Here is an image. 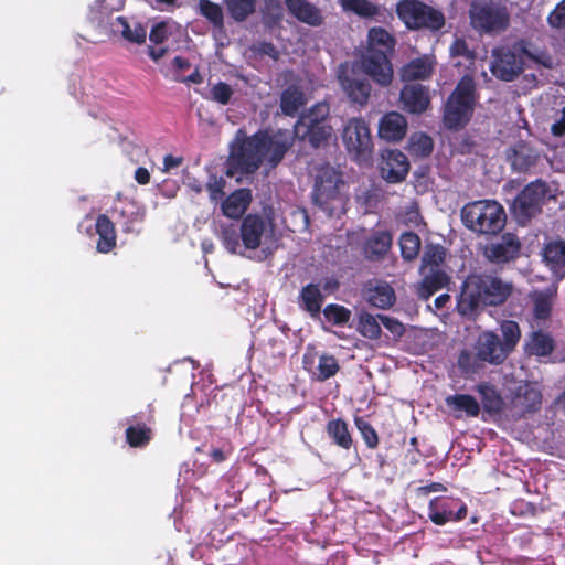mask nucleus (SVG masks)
Returning <instances> with one entry per match:
<instances>
[{
    "label": "nucleus",
    "mask_w": 565,
    "mask_h": 565,
    "mask_svg": "<svg viewBox=\"0 0 565 565\" xmlns=\"http://www.w3.org/2000/svg\"><path fill=\"white\" fill-rule=\"evenodd\" d=\"M242 135V131L237 134L232 147L227 172L230 175L235 171L253 173L260 166L271 169L281 161L290 147V135L287 131H258L244 140L241 139Z\"/></svg>",
    "instance_id": "1"
},
{
    "label": "nucleus",
    "mask_w": 565,
    "mask_h": 565,
    "mask_svg": "<svg viewBox=\"0 0 565 565\" xmlns=\"http://www.w3.org/2000/svg\"><path fill=\"white\" fill-rule=\"evenodd\" d=\"M220 237L226 250L238 255L257 248L271 254L278 241L273 222L257 214H248L243 220L239 234L234 225L222 226Z\"/></svg>",
    "instance_id": "2"
},
{
    "label": "nucleus",
    "mask_w": 565,
    "mask_h": 565,
    "mask_svg": "<svg viewBox=\"0 0 565 565\" xmlns=\"http://www.w3.org/2000/svg\"><path fill=\"white\" fill-rule=\"evenodd\" d=\"M511 292V286L490 275H471L461 288L457 309L462 316H472L479 308L498 306Z\"/></svg>",
    "instance_id": "3"
},
{
    "label": "nucleus",
    "mask_w": 565,
    "mask_h": 565,
    "mask_svg": "<svg viewBox=\"0 0 565 565\" xmlns=\"http://www.w3.org/2000/svg\"><path fill=\"white\" fill-rule=\"evenodd\" d=\"M394 44V38L386 30L373 28L369 31V46L361 58V67L382 86L388 85L393 78V68L386 53Z\"/></svg>",
    "instance_id": "4"
},
{
    "label": "nucleus",
    "mask_w": 565,
    "mask_h": 565,
    "mask_svg": "<svg viewBox=\"0 0 565 565\" xmlns=\"http://www.w3.org/2000/svg\"><path fill=\"white\" fill-rule=\"evenodd\" d=\"M313 201L330 217H340L345 213L348 202L345 184L333 168L326 167L317 177Z\"/></svg>",
    "instance_id": "5"
},
{
    "label": "nucleus",
    "mask_w": 565,
    "mask_h": 565,
    "mask_svg": "<svg viewBox=\"0 0 565 565\" xmlns=\"http://www.w3.org/2000/svg\"><path fill=\"white\" fill-rule=\"evenodd\" d=\"M463 224L480 234H495L505 225V212L502 205L492 200L471 202L462 207Z\"/></svg>",
    "instance_id": "6"
},
{
    "label": "nucleus",
    "mask_w": 565,
    "mask_h": 565,
    "mask_svg": "<svg viewBox=\"0 0 565 565\" xmlns=\"http://www.w3.org/2000/svg\"><path fill=\"white\" fill-rule=\"evenodd\" d=\"M476 103L475 81L471 76H465L447 100L444 113L445 126L449 129L463 127L471 118Z\"/></svg>",
    "instance_id": "7"
},
{
    "label": "nucleus",
    "mask_w": 565,
    "mask_h": 565,
    "mask_svg": "<svg viewBox=\"0 0 565 565\" xmlns=\"http://www.w3.org/2000/svg\"><path fill=\"white\" fill-rule=\"evenodd\" d=\"M469 19L476 31L487 34L503 32L510 23L507 7L492 0H473L469 9Z\"/></svg>",
    "instance_id": "8"
},
{
    "label": "nucleus",
    "mask_w": 565,
    "mask_h": 565,
    "mask_svg": "<svg viewBox=\"0 0 565 565\" xmlns=\"http://www.w3.org/2000/svg\"><path fill=\"white\" fill-rule=\"evenodd\" d=\"M555 188L542 180L526 185L512 204V212L518 222L525 224L536 215L547 201L555 198Z\"/></svg>",
    "instance_id": "9"
},
{
    "label": "nucleus",
    "mask_w": 565,
    "mask_h": 565,
    "mask_svg": "<svg viewBox=\"0 0 565 565\" xmlns=\"http://www.w3.org/2000/svg\"><path fill=\"white\" fill-rule=\"evenodd\" d=\"M445 256L446 250L439 245H427L425 247L420 267L423 280L419 295L422 298H429L436 290L447 284L448 276L441 268Z\"/></svg>",
    "instance_id": "10"
},
{
    "label": "nucleus",
    "mask_w": 565,
    "mask_h": 565,
    "mask_svg": "<svg viewBox=\"0 0 565 565\" xmlns=\"http://www.w3.org/2000/svg\"><path fill=\"white\" fill-rule=\"evenodd\" d=\"M396 12L408 29L426 28L437 31L445 24V17L440 11L417 0L399 1Z\"/></svg>",
    "instance_id": "11"
},
{
    "label": "nucleus",
    "mask_w": 565,
    "mask_h": 565,
    "mask_svg": "<svg viewBox=\"0 0 565 565\" xmlns=\"http://www.w3.org/2000/svg\"><path fill=\"white\" fill-rule=\"evenodd\" d=\"M343 143L356 161L366 162L373 151V142L369 125L361 118L350 119L343 127Z\"/></svg>",
    "instance_id": "12"
},
{
    "label": "nucleus",
    "mask_w": 565,
    "mask_h": 565,
    "mask_svg": "<svg viewBox=\"0 0 565 565\" xmlns=\"http://www.w3.org/2000/svg\"><path fill=\"white\" fill-rule=\"evenodd\" d=\"M329 115V106L318 103L310 111L299 118L295 126V134L301 138H308L313 146L331 135V127L324 124Z\"/></svg>",
    "instance_id": "13"
},
{
    "label": "nucleus",
    "mask_w": 565,
    "mask_h": 565,
    "mask_svg": "<svg viewBox=\"0 0 565 565\" xmlns=\"http://www.w3.org/2000/svg\"><path fill=\"white\" fill-rule=\"evenodd\" d=\"M492 56L490 70L502 81H513L523 70L525 52L519 45L495 49Z\"/></svg>",
    "instance_id": "14"
},
{
    "label": "nucleus",
    "mask_w": 565,
    "mask_h": 565,
    "mask_svg": "<svg viewBox=\"0 0 565 565\" xmlns=\"http://www.w3.org/2000/svg\"><path fill=\"white\" fill-rule=\"evenodd\" d=\"M467 514L463 502L454 498H436L429 503L428 516L437 525L461 520Z\"/></svg>",
    "instance_id": "15"
},
{
    "label": "nucleus",
    "mask_w": 565,
    "mask_h": 565,
    "mask_svg": "<svg viewBox=\"0 0 565 565\" xmlns=\"http://www.w3.org/2000/svg\"><path fill=\"white\" fill-rule=\"evenodd\" d=\"M338 77L342 89L352 102L360 105L366 104L371 87L366 81L360 79L356 76L355 65L342 64L339 68Z\"/></svg>",
    "instance_id": "16"
},
{
    "label": "nucleus",
    "mask_w": 565,
    "mask_h": 565,
    "mask_svg": "<svg viewBox=\"0 0 565 565\" xmlns=\"http://www.w3.org/2000/svg\"><path fill=\"white\" fill-rule=\"evenodd\" d=\"M521 250L519 238L511 233L503 234L498 241L484 247V256L495 264H503L515 259Z\"/></svg>",
    "instance_id": "17"
},
{
    "label": "nucleus",
    "mask_w": 565,
    "mask_h": 565,
    "mask_svg": "<svg viewBox=\"0 0 565 565\" xmlns=\"http://www.w3.org/2000/svg\"><path fill=\"white\" fill-rule=\"evenodd\" d=\"M477 356L490 364H500L510 354L492 331L482 332L476 343Z\"/></svg>",
    "instance_id": "18"
},
{
    "label": "nucleus",
    "mask_w": 565,
    "mask_h": 565,
    "mask_svg": "<svg viewBox=\"0 0 565 565\" xmlns=\"http://www.w3.org/2000/svg\"><path fill=\"white\" fill-rule=\"evenodd\" d=\"M380 171L382 178L387 182H401L406 178L409 171L408 159L398 150L386 151L382 154Z\"/></svg>",
    "instance_id": "19"
},
{
    "label": "nucleus",
    "mask_w": 565,
    "mask_h": 565,
    "mask_svg": "<svg viewBox=\"0 0 565 565\" xmlns=\"http://www.w3.org/2000/svg\"><path fill=\"white\" fill-rule=\"evenodd\" d=\"M402 108L411 114H422L430 105L428 89L422 84H407L399 94Z\"/></svg>",
    "instance_id": "20"
},
{
    "label": "nucleus",
    "mask_w": 565,
    "mask_h": 565,
    "mask_svg": "<svg viewBox=\"0 0 565 565\" xmlns=\"http://www.w3.org/2000/svg\"><path fill=\"white\" fill-rule=\"evenodd\" d=\"M316 356L317 354L311 348H308L303 354V366L308 372H310L319 381H326L335 375L339 370V364L334 356L322 354L318 358L317 365Z\"/></svg>",
    "instance_id": "21"
},
{
    "label": "nucleus",
    "mask_w": 565,
    "mask_h": 565,
    "mask_svg": "<svg viewBox=\"0 0 565 565\" xmlns=\"http://www.w3.org/2000/svg\"><path fill=\"white\" fill-rule=\"evenodd\" d=\"M407 131V121L405 117L397 113L391 111L382 117L379 124L380 138L387 141H398L404 138Z\"/></svg>",
    "instance_id": "22"
},
{
    "label": "nucleus",
    "mask_w": 565,
    "mask_h": 565,
    "mask_svg": "<svg viewBox=\"0 0 565 565\" xmlns=\"http://www.w3.org/2000/svg\"><path fill=\"white\" fill-rule=\"evenodd\" d=\"M287 10L298 21L311 26H319L323 22L320 10L307 0H286Z\"/></svg>",
    "instance_id": "23"
},
{
    "label": "nucleus",
    "mask_w": 565,
    "mask_h": 565,
    "mask_svg": "<svg viewBox=\"0 0 565 565\" xmlns=\"http://www.w3.org/2000/svg\"><path fill=\"white\" fill-rule=\"evenodd\" d=\"M252 202V192L239 189L228 195L221 204L222 212L230 218H239Z\"/></svg>",
    "instance_id": "24"
},
{
    "label": "nucleus",
    "mask_w": 565,
    "mask_h": 565,
    "mask_svg": "<svg viewBox=\"0 0 565 565\" xmlns=\"http://www.w3.org/2000/svg\"><path fill=\"white\" fill-rule=\"evenodd\" d=\"M541 399L540 390L533 384L525 383L518 387L513 398V406L519 413H526L539 407Z\"/></svg>",
    "instance_id": "25"
},
{
    "label": "nucleus",
    "mask_w": 565,
    "mask_h": 565,
    "mask_svg": "<svg viewBox=\"0 0 565 565\" xmlns=\"http://www.w3.org/2000/svg\"><path fill=\"white\" fill-rule=\"evenodd\" d=\"M110 30L114 34H120L125 40L134 43H142L147 36V30L140 23L130 24L124 17H117L109 22Z\"/></svg>",
    "instance_id": "26"
},
{
    "label": "nucleus",
    "mask_w": 565,
    "mask_h": 565,
    "mask_svg": "<svg viewBox=\"0 0 565 565\" xmlns=\"http://www.w3.org/2000/svg\"><path fill=\"white\" fill-rule=\"evenodd\" d=\"M435 60L431 56L415 58L406 64L401 71L403 81H417L428 78L434 70Z\"/></svg>",
    "instance_id": "27"
},
{
    "label": "nucleus",
    "mask_w": 565,
    "mask_h": 565,
    "mask_svg": "<svg viewBox=\"0 0 565 565\" xmlns=\"http://www.w3.org/2000/svg\"><path fill=\"white\" fill-rule=\"evenodd\" d=\"M524 350L530 355L547 356L554 350V340L548 332L533 331L525 342Z\"/></svg>",
    "instance_id": "28"
},
{
    "label": "nucleus",
    "mask_w": 565,
    "mask_h": 565,
    "mask_svg": "<svg viewBox=\"0 0 565 565\" xmlns=\"http://www.w3.org/2000/svg\"><path fill=\"white\" fill-rule=\"evenodd\" d=\"M96 233L99 238L97 241V250L99 253H108L116 246V231L113 222L106 215H99L95 223Z\"/></svg>",
    "instance_id": "29"
},
{
    "label": "nucleus",
    "mask_w": 565,
    "mask_h": 565,
    "mask_svg": "<svg viewBox=\"0 0 565 565\" xmlns=\"http://www.w3.org/2000/svg\"><path fill=\"white\" fill-rule=\"evenodd\" d=\"M543 258L546 265L555 274L565 275V242L556 241L548 243L543 249Z\"/></svg>",
    "instance_id": "30"
},
{
    "label": "nucleus",
    "mask_w": 565,
    "mask_h": 565,
    "mask_svg": "<svg viewBox=\"0 0 565 565\" xmlns=\"http://www.w3.org/2000/svg\"><path fill=\"white\" fill-rule=\"evenodd\" d=\"M508 159L515 171L523 172L535 164L537 154L525 143H519L508 153Z\"/></svg>",
    "instance_id": "31"
},
{
    "label": "nucleus",
    "mask_w": 565,
    "mask_h": 565,
    "mask_svg": "<svg viewBox=\"0 0 565 565\" xmlns=\"http://www.w3.org/2000/svg\"><path fill=\"white\" fill-rule=\"evenodd\" d=\"M124 6L125 0H96L90 9V20L98 26H104L109 23L111 13L121 10Z\"/></svg>",
    "instance_id": "32"
},
{
    "label": "nucleus",
    "mask_w": 565,
    "mask_h": 565,
    "mask_svg": "<svg viewBox=\"0 0 565 565\" xmlns=\"http://www.w3.org/2000/svg\"><path fill=\"white\" fill-rule=\"evenodd\" d=\"M307 103L303 92L296 85L289 86L281 94L280 108L287 116H295L299 108Z\"/></svg>",
    "instance_id": "33"
},
{
    "label": "nucleus",
    "mask_w": 565,
    "mask_h": 565,
    "mask_svg": "<svg viewBox=\"0 0 565 565\" xmlns=\"http://www.w3.org/2000/svg\"><path fill=\"white\" fill-rule=\"evenodd\" d=\"M382 323L377 316H373L366 311H361L358 315V332L369 339V340H379L382 334Z\"/></svg>",
    "instance_id": "34"
},
{
    "label": "nucleus",
    "mask_w": 565,
    "mask_h": 565,
    "mask_svg": "<svg viewBox=\"0 0 565 565\" xmlns=\"http://www.w3.org/2000/svg\"><path fill=\"white\" fill-rule=\"evenodd\" d=\"M554 294V289H547L545 291H535L531 295L534 320L537 321V323L545 321L550 317Z\"/></svg>",
    "instance_id": "35"
},
{
    "label": "nucleus",
    "mask_w": 565,
    "mask_h": 565,
    "mask_svg": "<svg viewBox=\"0 0 565 565\" xmlns=\"http://www.w3.org/2000/svg\"><path fill=\"white\" fill-rule=\"evenodd\" d=\"M392 245V236L387 232L374 233L365 244V254L369 258H379L387 253Z\"/></svg>",
    "instance_id": "36"
},
{
    "label": "nucleus",
    "mask_w": 565,
    "mask_h": 565,
    "mask_svg": "<svg viewBox=\"0 0 565 565\" xmlns=\"http://www.w3.org/2000/svg\"><path fill=\"white\" fill-rule=\"evenodd\" d=\"M322 301L323 297L317 285L310 284L302 288L300 292V307L311 316L320 313Z\"/></svg>",
    "instance_id": "37"
},
{
    "label": "nucleus",
    "mask_w": 565,
    "mask_h": 565,
    "mask_svg": "<svg viewBox=\"0 0 565 565\" xmlns=\"http://www.w3.org/2000/svg\"><path fill=\"white\" fill-rule=\"evenodd\" d=\"M198 9L201 15H203L214 29V34L222 32L224 28V14L221 6L210 0H200Z\"/></svg>",
    "instance_id": "38"
},
{
    "label": "nucleus",
    "mask_w": 565,
    "mask_h": 565,
    "mask_svg": "<svg viewBox=\"0 0 565 565\" xmlns=\"http://www.w3.org/2000/svg\"><path fill=\"white\" fill-rule=\"evenodd\" d=\"M367 300L374 307L385 309L394 303L395 292L388 284L380 282L369 290Z\"/></svg>",
    "instance_id": "39"
},
{
    "label": "nucleus",
    "mask_w": 565,
    "mask_h": 565,
    "mask_svg": "<svg viewBox=\"0 0 565 565\" xmlns=\"http://www.w3.org/2000/svg\"><path fill=\"white\" fill-rule=\"evenodd\" d=\"M344 12L361 18H372L380 13V7L369 0H338Z\"/></svg>",
    "instance_id": "40"
},
{
    "label": "nucleus",
    "mask_w": 565,
    "mask_h": 565,
    "mask_svg": "<svg viewBox=\"0 0 565 565\" xmlns=\"http://www.w3.org/2000/svg\"><path fill=\"white\" fill-rule=\"evenodd\" d=\"M446 404L455 411L465 412L468 416H478L480 406L477 399L470 395L458 394L446 398Z\"/></svg>",
    "instance_id": "41"
},
{
    "label": "nucleus",
    "mask_w": 565,
    "mask_h": 565,
    "mask_svg": "<svg viewBox=\"0 0 565 565\" xmlns=\"http://www.w3.org/2000/svg\"><path fill=\"white\" fill-rule=\"evenodd\" d=\"M327 433L338 446L344 449L351 447L352 438L345 422L341 419L330 420L327 426Z\"/></svg>",
    "instance_id": "42"
},
{
    "label": "nucleus",
    "mask_w": 565,
    "mask_h": 565,
    "mask_svg": "<svg viewBox=\"0 0 565 565\" xmlns=\"http://www.w3.org/2000/svg\"><path fill=\"white\" fill-rule=\"evenodd\" d=\"M433 140L423 132H415L411 136L408 151L412 156L425 158L433 151Z\"/></svg>",
    "instance_id": "43"
},
{
    "label": "nucleus",
    "mask_w": 565,
    "mask_h": 565,
    "mask_svg": "<svg viewBox=\"0 0 565 565\" xmlns=\"http://www.w3.org/2000/svg\"><path fill=\"white\" fill-rule=\"evenodd\" d=\"M257 0H225L228 13L235 21H244L255 11Z\"/></svg>",
    "instance_id": "44"
},
{
    "label": "nucleus",
    "mask_w": 565,
    "mask_h": 565,
    "mask_svg": "<svg viewBox=\"0 0 565 565\" xmlns=\"http://www.w3.org/2000/svg\"><path fill=\"white\" fill-rule=\"evenodd\" d=\"M477 391L482 397L484 409L491 413H499L502 409V398L493 386L483 383L478 385Z\"/></svg>",
    "instance_id": "45"
},
{
    "label": "nucleus",
    "mask_w": 565,
    "mask_h": 565,
    "mask_svg": "<svg viewBox=\"0 0 565 565\" xmlns=\"http://www.w3.org/2000/svg\"><path fill=\"white\" fill-rule=\"evenodd\" d=\"M399 247L404 259H415L420 249V238L412 232L403 233L399 237Z\"/></svg>",
    "instance_id": "46"
},
{
    "label": "nucleus",
    "mask_w": 565,
    "mask_h": 565,
    "mask_svg": "<svg viewBox=\"0 0 565 565\" xmlns=\"http://www.w3.org/2000/svg\"><path fill=\"white\" fill-rule=\"evenodd\" d=\"M501 333L503 335L502 344L509 353L513 351L521 338L519 324L512 320H505L501 323Z\"/></svg>",
    "instance_id": "47"
},
{
    "label": "nucleus",
    "mask_w": 565,
    "mask_h": 565,
    "mask_svg": "<svg viewBox=\"0 0 565 565\" xmlns=\"http://www.w3.org/2000/svg\"><path fill=\"white\" fill-rule=\"evenodd\" d=\"M326 320L333 326H345L351 319V310L341 306L331 303L323 309Z\"/></svg>",
    "instance_id": "48"
},
{
    "label": "nucleus",
    "mask_w": 565,
    "mask_h": 565,
    "mask_svg": "<svg viewBox=\"0 0 565 565\" xmlns=\"http://www.w3.org/2000/svg\"><path fill=\"white\" fill-rule=\"evenodd\" d=\"M126 437L131 447H142L151 439V430L145 425L129 426Z\"/></svg>",
    "instance_id": "49"
},
{
    "label": "nucleus",
    "mask_w": 565,
    "mask_h": 565,
    "mask_svg": "<svg viewBox=\"0 0 565 565\" xmlns=\"http://www.w3.org/2000/svg\"><path fill=\"white\" fill-rule=\"evenodd\" d=\"M233 96V89L230 85L223 82H218L213 85L210 89L207 98L214 100L221 105H227Z\"/></svg>",
    "instance_id": "50"
},
{
    "label": "nucleus",
    "mask_w": 565,
    "mask_h": 565,
    "mask_svg": "<svg viewBox=\"0 0 565 565\" xmlns=\"http://www.w3.org/2000/svg\"><path fill=\"white\" fill-rule=\"evenodd\" d=\"M355 425L363 436L366 445L371 448L377 445V435L373 427L363 418H355Z\"/></svg>",
    "instance_id": "51"
},
{
    "label": "nucleus",
    "mask_w": 565,
    "mask_h": 565,
    "mask_svg": "<svg viewBox=\"0 0 565 565\" xmlns=\"http://www.w3.org/2000/svg\"><path fill=\"white\" fill-rule=\"evenodd\" d=\"M379 319H380L382 326L387 331H390L395 339H399L404 334L405 327L397 319L390 317V316H384V315H379Z\"/></svg>",
    "instance_id": "52"
},
{
    "label": "nucleus",
    "mask_w": 565,
    "mask_h": 565,
    "mask_svg": "<svg viewBox=\"0 0 565 565\" xmlns=\"http://www.w3.org/2000/svg\"><path fill=\"white\" fill-rule=\"evenodd\" d=\"M224 185H225V181L223 180V178H217V177L210 178V180L206 184V189L209 191L210 200L212 202H216L223 196Z\"/></svg>",
    "instance_id": "53"
},
{
    "label": "nucleus",
    "mask_w": 565,
    "mask_h": 565,
    "mask_svg": "<svg viewBox=\"0 0 565 565\" xmlns=\"http://www.w3.org/2000/svg\"><path fill=\"white\" fill-rule=\"evenodd\" d=\"M548 23L553 28H565V0L550 13Z\"/></svg>",
    "instance_id": "54"
},
{
    "label": "nucleus",
    "mask_w": 565,
    "mask_h": 565,
    "mask_svg": "<svg viewBox=\"0 0 565 565\" xmlns=\"http://www.w3.org/2000/svg\"><path fill=\"white\" fill-rule=\"evenodd\" d=\"M170 25L167 22L154 25L150 32V41L154 43H162L168 35Z\"/></svg>",
    "instance_id": "55"
},
{
    "label": "nucleus",
    "mask_w": 565,
    "mask_h": 565,
    "mask_svg": "<svg viewBox=\"0 0 565 565\" xmlns=\"http://www.w3.org/2000/svg\"><path fill=\"white\" fill-rule=\"evenodd\" d=\"M450 53L454 56H466L469 60L473 57L472 53L468 49L466 41L462 39L455 40V42L450 46Z\"/></svg>",
    "instance_id": "56"
},
{
    "label": "nucleus",
    "mask_w": 565,
    "mask_h": 565,
    "mask_svg": "<svg viewBox=\"0 0 565 565\" xmlns=\"http://www.w3.org/2000/svg\"><path fill=\"white\" fill-rule=\"evenodd\" d=\"M182 157H174L172 154H168L163 158L162 171L168 173L171 170L179 168L182 164Z\"/></svg>",
    "instance_id": "57"
},
{
    "label": "nucleus",
    "mask_w": 565,
    "mask_h": 565,
    "mask_svg": "<svg viewBox=\"0 0 565 565\" xmlns=\"http://www.w3.org/2000/svg\"><path fill=\"white\" fill-rule=\"evenodd\" d=\"M552 132L555 136H562L565 132V105L562 109L559 119L552 125Z\"/></svg>",
    "instance_id": "58"
},
{
    "label": "nucleus",
    "mask_w": 565,
    "mask_h": 565,
    "mask_svg": "<svg viewBox=\"0 0 565 565\" xmlns=\"http://www.w3.org/2000/svg\"><path fill=\"white\" fill-rule=\"evenodd\" d=\"M135 179L139 184H147L150 181V173L146 168H138L135 172Z\"/></svg>",
    "instance_id": "59"
},
{
    "label": "nucleus",
    "mask_w": 565,
    "mask_h": 565,
    "mask_svg": "<svg viewBox=\"0 0 565 565\" xmlns=\"http://www.w3.org/2000/svg\"><path fill=\"white\" fill-rule=\"evenodd\" d=\"M151 4L158 10H170L174 8L175 0H149Z\"/></svg>",
    "instance_id": "60"
},
{
    "label": "nucleus",
    "mask_w": 565,
    "mask_h": 565,
    "mask_svg": "<svg viewBox=\"0 0 565 565\" xmlns=\"http://www.w3.org/2000/svg\"><path fill=\"white\" fill-rule=\"evenodd\" d=\"M172 64L177 70L181 71L190 67L189 61L180 56L174 57Z\"/></svg>",
    "instance_id": "61"
},
{
    "label": "nucleus",
    "mask_w": 565,
    "mask_h": 565,
    "mask_svg": "<svg viewBox=\"0 0 565 565\" xmlns=\"http://www.w3.org/2000/svg\"><path fill=\"white\" fill-rule=\"evenodd\" d=\"M186 186L194 193H201L203 190L202 184L196 179H188Z\"/></svg>",
    "instance_id": "62"
},
{
    "label": "nucleus",
    "mask_w": 565,
    "mask_h": 565,
    "mask_svg": "<svg viewBox=\"0 0 565 565\" xmlns=\"http://www.w3.org/2000/svg\"><path fill=\"white\" fill-rule=\"evenodd\" d=\"M450 296L447 294L440 295L435 299V307L437 309H441L446 306L447 302H449Z\"/></svg>",
    "instance_id": "63"
},
{
    "label": "nucleus",
    "mask_w": 565,
    "mask_h": 565,
    "mask_svg": "<svg viewBox=\"0 0 565 565\" xmlns=\"http://www.w3.org/2000/svg\"><path fill=\"white\" fill-rule=\"evenodd\" d=\"M555 406L565 412V391L556 398Z\"/></svg>",
    "instance_id": "64"
}]
</instances>
